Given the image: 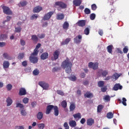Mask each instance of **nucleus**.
Returning a JSON list of instances; mask_svg holds the SVG:
<instances>
[{"label": "nucleus", "mask_w": 129, "mask_h": 129, "mask_svg": "<svg viewBox=\"0 0 129 129\" xmlns=\"http://www.w3.org/2000/svg\"><path fill=\"white\" fill-rule=\"evenodd\" d=\"M73 64L70 61V59L67 57L61 63V67L63 69H66V73L70 74L72 72V66Z\"/></svg>", "instance_id": "1"}, {"label": "nucleus", "mask_w": 129, "mask_h": 129, "mask_svg": "<svg viewBox=\"0 0 129 129\" xmlns=\"http://www.w3.org/2000/svg\"><path fill=\"white\" fill-rule=\"evenodd\" d=\"M52 109L54 110V114L55 116H58L59 115V108L57 106H54L53 105H48L46 107V114H49L50 112L52 111Z\"/></svg>", "instance_id": "2"}, {"label": "nucleus", "mask_w": 129, "mask_h": 129, "mask_svg": "<svg viewBox=\"0 0 129 129\" xmlns=\"http://www.w3.org/2000/svg\"><path fill=\"white\" fill-rule=\"evenodd\" d=\"M54 7H58L57 8V11H61V9L62 10L67 8V5L64 3L63 2L57 1L56 2L54 5Z\"/></svg>", "instance_id": "3"}, {"label": "nucleus", "mask_w": 129, "mask_h": 129, "mask_svg": "<svg viewBox=\"0 0 129 129\" xmlns=\"http://www.w3.org/2000/svg\"><path fill=\"white\" fill-rule=\"evenodd\" d=\"M16 107L22 108L20 111L21 115L23 116H26V115H27V112L26 111V109L24 108V105L23 104L17 103L16 104Z\"/></svg>", "instance_id": "4"}, {"label": "nucleus", "mask_w": 129, "mask_h": 129, "mask_svg": "<svg viewBox=\"0 0 129 129\" xmlns=\"http://www.w3.org/2000/svg\"><path fill=\"white\" fill-rule=\"evenodd\" d=\"M1 7H2L3 13H4V14H6V15H13V12H12L10 8L5 6H2Z\"/></svg>", "instance_id": "5"}, {"label": "nucleus", "mask_w": 129, "mask_h": 129, "mask_svg": "<svg viewBox=\"0 0 129 129\" xmlns=\"http://www.w3.org/2000/svg\"><path fill=\"white\" fill-rule=\"evenodd\" d=\"M60 55V51L59 50H56L53 52V56L51 57V59L52 61H56L58 58H59V55Z\"/></svg>", "instance_id": "6"}, {"label": "nucleus", "mask_w": 129, "mask_h": 129, "mask_svg": "<svg viewBox=\"0 0 129 129\" xmlns=\"http://www.w3.org/2000/svg\"><path fill=\"white\" fill-rule=\"evenodd\" d=\"M54 15V12L50 11L44 15L43 17V21H49V19H51V17Z\"/></svg>", "instance_id": "7"}, {"label": "nucleus", "mask_w": 129, "mask_h": 129, "mask_svg": "<svg viewBox=\"0 0 129 129\" xmlns=\"http://www.w3.org/2000/svg\"><path fill=\"white\" fill-rule=\"evenodd\" d=\"M34 56H37V55H32V53H31V56L29 57V60L31 63H33V64H36V63H38V61H39V58H38V57H36Z\"/></svg>", "instance_id": "8"}, {"label": "nucleus", "mask_w": 129, "mask_h": 129, "mask_svg": "<svg viewBox=\"0 0 129 129\" xmlns=\"http://www.w3.org/2000/svg\"><path fill=\"white\" fill-rule=\"evenodd\" d=\"M38 85L45 90H47L49 88V84L44 81L39 82Z\"/></svg>", "instance_id": "9"}, {"label": "nucleus", "mask_w": 129, "mask_h": 129, "mask_svg": "<svg viewBox=\"0 0 129 129\" xmlns=\"http://www.w3.org/2000/svg\"><path fill=\"white\" fill-rule=\"evenodd\" d=\"M89 68H92L93 70H96L98 68V63L97 62L93 63L90 62L88 64Z\"/></svg>", "instance_id": "10"}, {"label": "nucleus", "mask_w": 129, "mask_h": 129, "mask_svg": "<svg viewBox=\"0 0 129 129\" xmlns=\"http://www.w3.org/2000/svg\"><path fill=\"white\" fill-rule=\"evenodd\" d=\"M82 41V36L79 35L76 36L74 39L75 44H80Z\"/></svg>", "instance_id": "11"}, {"label": "nucleus", "mask_w": 129, "mask_h": 129, "mask_svg": "<svg viewBox=\"0 0 129 129\" xmlns=\"http://www.w3.org/2000/svg\"><path fill=\"white\" fill-rule=\"evenodd\" d=\"M41 43H38L36 46L35 48L34 49L33 52L32 53V55H38V53H39V48L41 47Z\"/></svg>", "instance_id": "12"}, {"label": "nucleus", "mask_w": 129, "mask_h": 129, "mask_svg": "<svg viewBox=\"0 0 129 129\" xmlns=\"http://www.w3.org/2000/svg\"><path fill=\"white\" fill-rule=\"evenodd\" d=\"M98 73L99 74H101L103 77H106V76L108 75V71L106 70L103 71L102 70H99Z\"/></svg>", "instance_id": "13"}, {"label": "nucleus", "mask_w": 129, "mask_h": 129, "mask_svg": "<svg viewBox=\"0 0 129 129\" xmlns=\"http://www.w3.org/2000/svg\"><path fill=\"white\" fill-rule=\"evenodd\" d=\"M118 89H120V90H121V89H122V86L120 85V84H115L114 85V87H113V90L116 91L118 90Z\"/></svg>", "instance_id": "14"}, {"label": "nucleus", "mask_w": 129, "mask_h": 129, "mask_svg": "<svg viewBox=\"0 0 129 129\" xmlns=\"http://www.w3.org/2000/svg\"><path fill=\"white\" fill-rule=\"evenodd\" d=\"M19 95L21 96H23V95H26L27 94V91L26 90V89L24 88H21L19 90Z\"/></svg>", "instance_id": "15"}, {"label": "nucleus", "mask_w": 129, "mask_h": 129, "mask_svg": "<svg viewBox=\"0 0 129 129\" xmlns=\"http://www.w3.org/2000/svg\"><path fill=\"white\" fill-rule=\"evenodd\" d=\"M77 25L79 27H84L86 25V21L85 20H80L77 23Z\"/></svg>", "instance_id": "16"}, {"label": "nucleus", "mask_w": 129, "mask_h": 129, "mask_svg": "<svg viewBox=\"0 0 129 129\" xmlns=\"http://www.w3.org/2000/svg\"><path fill=\"white\" fill-rule=\"evenodd\" d=\"M48 57H49V53H48V52L43 53L40 55V59H41V60H46V59H48Z\"/></svg>", "instance_id": "17"}, {"label": "nucleus", "mask_w": 129, "mask_h": 129, "mask_svg": "<svg viewBox=\"0 0 129 129\" xmlns=\"http://www.w3.org/2000/svg\"><path fill=\"white\" fill-rule=\"evenodd\" d=\"M85 98H92L93 97V94L90 93V92H87L84 94Z\"/></svg>", "instance_id": "18"}, {"label": "nucleus", "mask_w": 129, "mask_h": 129, "mask_svg": "<svg viewBox=\"0 0 129 129\" xmlns=\"http://www.w3.org/2000/svg\"><path fill=\"white\" fill-rule=\"evenodd\" d=\"M42 10H43V8L40 6H37L33 9V13H40Z\"/></svg>", "instance_id": "19"}, {"label": "nucleus", "mask_w": 129, "mask_h": 129, "mask_svg": "<svg viewBox=\"0 0 129 129\" xmlns=\"http://www.w3.org/2000/svg\"><path fill=\"white\" fill-rule=\"evenodd\" d=\"M94 123V119H92V118H90L87 119V124H88V125L91 126V125H92V124H93Z\"/></svg>", "instance_id": "20"}, {"label": "nucleus", "mask_w": 129, "mask_h": 129, "mask_svg": "<svg viewBox=\"0 0 129 129\" xmlns=\"http://www.w3.org/2000/svg\"><path fill=\"white\" fill-rule=\"evenodd\" d=\"M3 67L4 69H7L10 67V62L8 60H5L3 62Z\"/></svg>", "instance_id": "21"}, {"label": "nucleus", "mask_w": 129, "mask_h": 129, "mask_svg": "<svg viewBox=\"0 0 129 129\" xmlns=\"http://www.w3.org/2000/svg\"><path fill=\"white\" fill-rule=\"evenodd\" d=\"M31 40L33 41L34 44H37L39 39H38L37 35H32Z\"/></svg>", "instance_id": "22"}, {"label": "nucleus", "mask_w": 129, "mask_h": 129, "mask_svg": "<svg viewBox=\"0 0 129 129\" xmlns=\"http://www.w3.org/2000/svg\"><path fill=\"white\" fill-rule=\"evenodd\" d=\"M70 41H71V38H68L66 39L64 41H62L61 42V45L62 46H63V45H68V44L69 43V42H70Z\"/></svg>", "instance_id": "23"}, {"label": "nucleus", "mask_w": 129, "mask_h": 129, "mask_svg": "<svg viewBox=\"0 0 129 129\" xmlns=\"http://www.w3.org/2000/svg\"><path fill=\"white\" fill-rule=\"evenodd\" d=\"M81 0H74L73 1V4L74 6H76V7H79L80 5L82 4Z\"/></svg>", "instance_id": "24"}, {"label": "nucleus", "mask_w": 129, "mask_h": 129, "mask_svg": "<svg viewBox=\"0 0 129 129\" xmlns=\"http://www.w3.org/2000/svg\"><path fill=\"white\" fill-rule=\"evenodd\" d=\"M113 49V45H110L107 47V52L110 54H112V49Z\"/></svg>", "instance_id": "25"}, {"label": "nucleus", "mask_w": 129, "mask_h": 129, "mask_svg": "<svg viewBox=\"0 0 129 129\" xmlns=\"http://www.w3.org/2000/svg\"><path fill=\"white\" fill-rule=\"evenodd\" d=\"M104 106L103 105L100 104L97 106V111L98 113H100L102 111Z\"/></svg>", "instance_id": "26"}, {"label": "nucleus", "mask_w": 129, "mask_h": 129, "mask_svg": "<svg viewBox=\"0 0 129 129\" xmlns=\"http://www.w3.org/2000/svg\"><path fill=\"white\" fill-rule=\"evenodd\" d=\"M62 28L63 30H68L69 28V23L67 21L64 22L62 25Z\"/></svg>", "instance_id": "27"}, {"label": "nucleus", "mask_w": 129, "mask_h": 129, "mask_svg": "<svg viewBox=\"0 0 129 129\" xmlns=\"http://www.w3.org/2000/svg\"><path fill=\"white\" fill-rule=\"evenodd\" d=\"M6 102L7 103V106H11L13 103V100H12L10 97H8L7 99Z\"/></svg>", "instance_id": "28"}, {"label": "nucleus", "mask_w": 129, "mask_h": 129, "mask_svg": "<svg viewBox=\"0 0 129 129\" xmlns=\"http://www.w3.org/2000/svg\"><path fill=\"white\" fill-rule=\"evenodd\" d=\"M37 118L39 119V120H41L43 118V112H39L37 114Z\"/></svg>", "instance_id": "29"}, {"label": "nucleus", "mask_w": 129, "mask_h": 129, "mask_svg": "<svg viewBox=\"0 0 129 129\" xmlns=\"http://www.w3.org/2000/svg\"><path fill=\"white\" fill-rule=\"evenodd\" d=\"M76 108V105L74 103H72L70 106V111H74Z\"/></svg>", "instance_id": "30"}, {"label": "nucleus", "mask_w": 129, "mask_h": 129, "mask_svg": "<svg viewBox=\"0 0 129 129\" xmlns=\"http://www.w3.org/2000/svg\"><path fill=\"white\" fill-rule=\"evenodd\" d=\"M64 18H65V16L63 14H59L56 16L57 20H63Z\"/></svg>", "instance_id": "31"}, {"label": "nucleus", "mask_w": 129, "mask_h": 129, "mask_svg": "<svg viewBox=\"0 0 129 129\" xmlns=\"http://www.w3.org/2000/svg\"><path fill=\"white\" fill-rule=\"evenodd\" d=\"M69 125L71 127H75L76 126V121L75 120H71L69 122Z\"/></svg>", "instance_id": "32"}, {"label": "nucleus", "mask_w": 129, "mask_h": 129, "mask_svg": "<svg viewBox=\"0 0 129 129\" xmlns=\"http://www.w3.org/2000/svg\"><path fill=\"white\" fill-rule=\"evenodd\" d=\"M3 57L5 59H7V60H12V58L10 57V55L8 53H4L3 54Z\"/></svg>", "instance_id": "33"}, {"label": "nucleus", "mask_w": 129, "mask_h": 129, "mask_svg": "<svg viewBox=\"0 0 129 129\" xmlns=\"http://www.w3.org/2000/svg\"><path fill=\"white\" fill-rule=\"evenodd\" d=\"M73 116L74 118H78V119H80L82 117L81 113H76L73 115Z\"/></svg>", "instance_id": "34"}, {"label": "nucleus", "mask_w": 129, "mask_h": 129, "mask_svg": "<svg viewBox=\"0 0 129 129\" xmlns=\"http://www.w3.org/2000/svg\"><path fill=\"white\" fill-rule=\"evenodd\" d=\"M107 117L109 119H111V118H113V113L112 112H109L107 113Z\"/></svg>", "instance_id": "35"}, {"label": "nucleus", "mask_w": 129, "mask_h": 129, "mask_svg": "<svg viewBox=\"0 0 129 129\" xmlns=\"http://www.w3.org/2000/svg\"><path fill=\"white\" fill-rule=\"evenodd\" d=\"M98 87H103L104 86V81H100L98 82Z\"/></svg>", "instance_id": "36"}, {"label": "nucleus", "mask_w": 129, "mask_h": 129, "mask_svg": "<svg viewBox=\"0 0 129 129\" xmlns=\"http://www.w3.org/2000/svg\"><path fill=\"white\" fill-rule=\"evenodd\" d=\"M61 105L63 108L67 107V101L63 100L61 102Z\"/></svg>", "instance_id": "37"}, {"label": "nucleus", "mask_w": 129, "mask_h": 129, "mask_svg": "<svg viewBox=\"0 0 129 129\" xmlns=\"http://www.w3.org/2000/svg\"><path fill=\"white\" fill-rule=\"evenodd\" d=\"M24 57H25V53H20L18 55V59H19V60H22V59H23Z\"/></svg>", "instance_id": "38"}, {"label": "nucleus", "mask_w": 129, "mask_h": 129, "mask_svg": "<svg viewBox=\"0 0 129 129\" xmlns=\"http://www.w3.org/2000/svg\"><path fill=\"white\" fill-rule=\"evenodd\" d=\"M69 79H70V80H71V81H76L77 78H76V76L73 75V76H71L69 78Z\"/></svg>", "instance_id": "39"}, {"label": "nucleus", "mask_w": 129, "mask_h": 129, "mask_svg": "<svg viewBox=\"0 0 129 129\" xmlns=\"http://www.w3.org/2000/svg\"><path fill=\"white\" fill-rule=\"evenodd\" d=\"M61 69V67H54L52 69V72H58V71H59Z\"/></svg>", "instance_id": "40"}, {"label": "nucleus", "mask_w": 129, "mask_h": 129, "mask_svg": "<svg viewBox=\"0 0 129 129\" xmlns=\"http://www.w3.org/2000/svg\"><path fill=\"white\" fill-rule=\"evenodd\" d=\"M104 100H105L106 102L110 101V96L109 95H106L104 98Z\"/></svg>", "instance_id": "41"}, {"label": "nucleus", "mask_w": 129, "mask_h": 129, "mask_svg": "<svg viewBox=\"0 0 129 129\" xmlns=\"http://www.w3.org/2000/svg\"><path fill=\"white\" fill-rule=\"evenodd\" d=\"M37 126L38 127V129H44V127H45V124L39 123L37 124Z\"/></svg>", "instance_id": "42"}, {"label": "nucleus", "mask_w": 129, "mask_h": 129, "mask_svg": "<svg viewBox=\"0 0 129 129\" xmlns=\"http://www.w3.org/2000/svg\"><path fill=\"white\" fill-rule=\"evenodd\" d=\"M84 13L85 15H89V14L91 13V11H90V9L85 8L84 10Z\"/></svg>", "instance_id": "43"}, {"label": "nucleus", "mask_w": 129, "mask_h": 129, "mask_svg": "<svg viewBox=\"0 0 129 129\" xmlns=\"http://www.w3.org/2000/svg\"><path fill=\"white\" fill-rule=\"evenodd\" d=\"M6 88L8 91H10V90H12V89L13 88V85L11 84H9L6 86Z\"/></svg>", "instance_id": "44"}, {"label": "nucleus", "mask_w": 129, "mask_h": 129, "mask_svg": "<svg viewBox=\"0 0 129 129\" xmlns=\"http://www.w3.org/2000/svg\"><path fill=\"white\" fill-rule=\"evenodd\" d=\"M39 73H40V72H39V70H38V69L34 70L33 72V74L35 76H37V75H39Z\"/></svg>", "instance_id": "45"}, {"label": "nucleus", "mask_w": 129, "mask_h": 129, "mask_svg": "<svg viewBox=\"0 0 129 129\" xmlns=\"http://www.w3.org/2000/svg\"><path fill=\"white\" fill-rule=\"evenodd\" d=\"M23 102L25 104H27V103H29V98L25 97L23 99Z\"/></svg>", "instance_id": "46"}, {"label": "nucleus", "mask_w": 129, "mask_h": 129, "mask_svg": "<svg viewBox=\"0 0 129 129\" xmlns=\"http://www.w3.org/2000/svg\"><path fill=\"white\" fill-rule=\"evenodd\" d=\"M96 17V16L95 15V14H91L90 16V19L92 20L93 21V20H94L95 19V17Z\"/></svg>", "instance_id": "47"}, {"label": "nucleus", "mask_w": 129, "mask_h": 129, "mask_svg": "<svg viewBox=\"0 0 129 129\" xmlns=\"http://www.w3.org/2000/svg\"><path fill=\"white\" fill-rule=\"evenodd\" d=\"M97 9V6L96 4H93L91 5V9L92 11H96V9Z\"/></svg>", "instance_id": "48"}, {"label": "nucleus", "mask_w": 129, "mask_h": 129, "mask_svg": "<svg viewBox=\"0 0 129 129\" xmlns=\"http://www.w3.org/2000/svg\"><path fill=\"white\" fill-rule=\"evenodd\" d=\"M123 52L124 54H126L128 52V48L127 46H125L123 49Z\"/></svg>", "instance_id": "49"}, {"label": "nucleus", "mask_w": 129, "mask_h": 129, "mask_svg": "<svg viewBox=\"0 0 129 129\" xmlns=\"http://www.w3.org/2000/svg\"><path fill=\"white\" fill-rule=\"evenodd\" d=\"M1 38L3 40H6V39H7L8 38V35H7V34H1Z\"/></svg>", "instance_id": "50"}, {"label": "nucleus", "mask_w": 129, "mask_h": 129, "mask_svg": "<svg viewBox=\"0 0 129 129\" xmlns=\"http://www.w3.org/2000/svg\"><path fill=\"white\" fill-rule=\"evenodd\" d=\"M112 77H114L115 80H116L119 77V75L117 73H115L113 74Z\"/></svg>", "instance_id": "51"}, {"label": "nucleus", "mask_w": 129, "mask_h": 129, "mask_svg": "<svg viewBox=\"0 0 129 129\" xmlns=\"http://www.w3.org/2000/svg\"><path fill=\"white\" fill-rule=\"evenodd\" d=\"M122 103L124 106H126V99L125 98H122Z\"/></svg>", "instance_id": "52"}, {"label": "nucleus", "mask_w": 129, "mask_h": 129, "mask_svg": "<svg viewBox=\"0 0 129 129\" xmlns=\"http://www.w3.org/2000/svg\"><path fill=\"white\" fill-rule=\"evenodd\" d=\"M106 90H107V87L106 86H104L101 88L102 92H106Z\"/></svg>", "instance_id": "53"}, {"label": "nucleus", "mask_w": 129, "mask_h": 129, "mask_svg": "<svg viewBox=\"0 0 129 129\" xmlns=\"http://www.w3.org/2000/svg\"><path fill=\"white\" fill-rule=\"evenodd\" d=\"M57 94H59V95H61L62 96H63V95H64V92H63V91H61V90H57L56 91Z\"/></svg>", "instance_id": "54"}, {"label": "nucleus", "mask_w": 129, "mask_h": 129, "mask_svg": "<svg viewBox=\"0 0 129 129\" xmlns=\"http://www.w3.org/2000/svg\"><path fill=\"white\" fill-rule=\"evenodd\" d=\"M63 126L65 129H69V125H68V123L67 122L64 123Z\"/></svg>", "instance_id": "55"}, {"label": "nucleus", "mask_w": 129, "mask_h": 129, "mask_svg": "<svg viewBox=\"0 0 129 129\" xmlns=\"http://www.w3.org/2000/svg\"><path fill=\"white\" fill-rule=\"evenodd\" d=\"M20 5L22 7H25V6H27V2L26 1H23L20 2Z\"/></svg>", "instance_id": "56"}, {"label": "nucleus", "mask_w": 129, "mask_h": 129, "mask_svg": "<svg viewBox=\"0 0 129 129\" xmlns=\"http://www.w3.org/2000/svg\"><path fill=\"white\" fill-rule=\"evenodd\" d=\"M22 31V28L21 27H18L15 28V32L17 33H20Z\"/></svg>", "instance_id": "57"}, {"label": "nucleus", "mask_w": 129, "mask_h": 129, "mask_svg": "<svg viewBox=\"0 0 129 129\" xmlns=\"http://www.w3.org/2000/svg\"><path fill=\"white\" fill-rule=\"evenodd\" d=\"M45 34L43 33V34H39L38 35V36L40 38V39H44V38H45Z\"/></svg>", "instance_id": "58"}, {"label": "nucleus", "mask_w": 129, "mask_h": 129, "mask_svg": "<svg viewBox=\"0 0 129 129\" xmlns=\"http://www.w3.org/2000/svg\"><path fill=\"white\" fill-rule=\"evenodd\" d=\"M20 44L22 46H25V45H26V41H25L24 40L21 39Z\"/></svg>", "instance_id": "59"}, {"label": "nucleus", "mask_w": 129, "mask_h": 129, "mask_svg": "<svg viewBox=\"0 0 129 129\" xmlns=\"http://www.w3.org/2000/svg\"><path fill=\"white\" fill-rule=\"evenodd\" d=\"M22 64L24 66V67H26L28 65V62L27 61V60H25L22 62Z\"/></svg>", "instance_id": "60"}, {"label": "nucleus", "mask_w": 129, "mask_h": 129, "mask_svg": "<svg viewBox=\"0 0 129 129\" xmlns=\"http://www.w3.org/2000/svg\"><path fill=\"white\" fill-rule=\"evenodd\" d=\"M37 18H38V15H37L36 14H33L31 16V20H34V19H37Z\"/></svg>", "instance_id": "61"}, {"label": "nucleus", "mask_w": 129, "mask_h": 129, "mask_svg": "<svg viewBox=\"0 0 129 129\" xmlns=\"http://www.w3.org/2000/svg\"><path fill=\"white\" fill-rule=\"evenodd\" d=\"M36 105H37V102L34 101V102H32L31 103V106L32 107H35V106H36Z\"/></svg>", "instance_id": "62"}, {"label": "nucleus", "mask_w": 129, "mask_h": 129, "mask_svg": "<svg viewBox=\"0 0 129 129\" xmlns=\"http://www.w3.org/2000/svg\"><path fill=\"white\" fill-rule=\"evenodd\" d=\"M6 46V42H0V47L3 48V47H5Z\"/></svg>", "instance_id": "63"}, {"label": "nucleus", "mask_w": 129, "mask_h": 129, "mask_svg": "<svg viewBox=\"0 0 129 129\" xmlns=\"http://www.w3.org/2000/svg\"><path fill=\"white\" fill-rule=\"evenodd\" d=\"M24 126H16L15 129H24Z\"/></svg>", "instance_id": "64"}]
</instances>
